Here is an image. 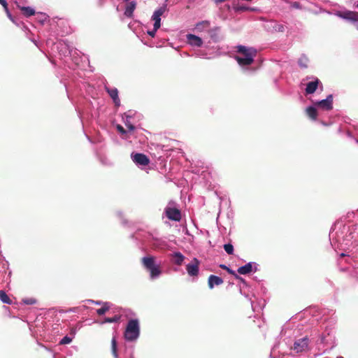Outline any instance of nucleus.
Listing matches in <instances>:
<instances>
[{
  "label": "nucleus",
  "instance_id": "obj_28",
  "mask_svg": "<svg viewBox=\"0 0 358 358\" xmlns=\"http://www.w3.org/2000/svg\"><path fill=\"white\" fill-rule=\"evenodd\" d=\"M71 341H72V338L66 336L59 341V344L60 345L68 344V343H70L71 342Z\"/></svg>",
  "mask_w": 358,
  "mask_h": 358
},
{
  "label": "nucleus",
  "instance_id": "obj_13",
  "mask_svg": "<svg viewBox=\"0 0 358 358\" xmlns=\"http://www.w3.org/2000/svg\"><path fill=\"white\" fill-rule=\"evenodd\" d=\"M136 8V2L134 1L129 2L125 8L124 15L128 17L133 16V13Z\"/></svg>",
  "mask_w": 358,
  "mask_h": 358
},
{
  "label": "nucleus",
  "instance_id": "obj_6",
  "mask_svg": "<svg viewBox=\"0 0 358 358\" xmlns=\"http://www.w3.org/2000/svg\"><path fill=\"white\" fill-rule=\"evenodd\" d=\"M308 338L305 337L295 341L292 349L296 352H301L308 348Z\"/></svg>",
  "mask_w": 358,
  "mask_h": 358
},
{
  "label": "nucleus",
  "instance_id": "obj_17",
  "mask_svg": "<svg viewBox=\"0 0 358 358\" xmlns=\"http://www.w3.org/2000/svg\"><path fill=\"white\" fill-rule=\"evenodd\" d=\"M306 115L312 120H315L317 117V111L313 106H309L306 110Z\"/></svg>",
  "mask_w": 358,
  "mask_h": 358
},
{
  "label": "nucleus",
  "instance_id": "obj_15",
  "mask_svg": "<svg viewBox=\"0 0 358 358\" xmlns=\"http://www.w3.org/2000/svg\"><path fill=\"white\" fill-rule=\"evenodd\" d=\"M185 259L184 255L180 252H174L173 254V262L176 265L180 266Z\"/></svg>",
  "mask_w": 358,
  "mask_h": 358
},
{
  "label": "nucleus",
  "instance_id": "obj_21",
  "mask_svg": "<svg viewBox=\"0 0 358 358\" xmlns=\"http://www.w3.org/2000/svg\"><path fill=\"white\" fill-rule=\"evenodd\" d=\"M111 350H112V354L114 357V358H118L117 355V341L115 337H113L111 340Z\"/></svg>",
  "mask_w": 358,
  "mask_h": 358
},
{
  "label": "nucleus",
  "instance_id": "obj_29",
  "mask_svg": "<svg viewBox=\"0 0 358 358\" xmlns=\"http://www.w3.org/2000/svg\"><path fill=\"white\" fill-rule=\"evenodd\" d=\"M165 11V7H161L155 11L154 14L161 17Z\"/></svg>",
  "mask_w": 358,
  "mask_h": 358
},
{
  "label": "nucleus",
  "instance_id": "obj_27",
  "mask_svg": "<svg viewBox=\"0 0 358 358\" xmlns=\"http://www.w3.org/2000/svg\"><path fill=\"white\" fill-rule=\"evenodd\" d=\"M22 301L27 305H33L36 303V300L34 298H25L22 299Z\"/></svg>",
  "mask_w": 358,
  "mask_h": 358
},
{
  "label": "nucleus",
  "instance_id": "obj_39",
  "mask_svg": "<svg viewBox=\"0 0 358 358\" xmlns=\"http://www.w3.org/2000/svg\"><path fill=\"white\" fill-rule=\"evenodd\" d=\"M341 257H344V256H345V255H344L343 253H342V254L341 255Z\"/></svg>",
  "mask_w": 358,
  "mask_h": 358
},
{
  "label": "nucleus",
  "instance_id": "obj_10",
  "mask_svg": "<svg viewBox=\"0 0 358 358\" xmlns=\"http://www.w3.org/2000/svg\"><path fill=\"white\" fill-rule=\"evenodd\" d=\"M223 282L224 281L222 278L217 275H210L208 279V285L210 289H213L215 285H220L223 283Z\"/></svg>",
  "mask_w": 358,
  "mask_h": 358
},
{
  "label": "nucleus",
  "instance_id": "obj_22",
  "mask_svg": "<svg viewBox=\"0 0 358 358\" xmlns=\"http://www.w3.org/2000/svg\"><path fill=\"white\" fill-rule=\"evenodd\" d=\"M210 27V22L208 20H203L200 22H198L196 24V29L200 31H203L204 29Z\"/></svg>",
  "mask_w": 358,
  "mask_h": 358
},
{
  "label": "nucleus",
  "instance_id": "obj_43",
  "mask_svg": "<svg viewBox=\"0 0 358 358\" xmlns=\"http://www.w3.org/2000/svg\"><path fill=\"white\" fill-rule=\"evenodd\" d=\"M166 1H167L168 0H166Z\"/></svg>",
  "mask_w": 358,
  "mask_h": 358
},
{
  "label": "nucleus",
  "instance_id": "obj_18",
  "mask_svg": "<svg viewBox=\"0 0 358 358\" xmlns=\"http://www.w3.org/2000/svg\"><path fill=\"white\" fill-rule=\"evenodd\" d=\"M344 17L352 21H358V13L353 11H348L345 13Z\"/></svg>",
  "mask_w": 358,
  "mask_h": 358
},
{
  "label": "nucleus",
  "instance_id": "obj_4",
  "mask_svg": "<svg viewBox=\"0 0 358 358\" xmlns=\"http://www.w3.org/2000/svg\"><path fill=\"white\" fill-rule=\"evenodd\" d=\"M165 215L170 220L179 222L181 220V212L175 207H166L164 210Z\"/></svg>",
  "mask_w": 358,
  "mask_h": 358
},
{
  "label": "nucleus",
  "instance_id": "obj_5",
  "mask_svg": "<svg viewBox=\"0 0 358 358\" xmlns=\"http://www.w3.org/2000/svg\"><path fill=\"white\" fill-rule=\"evenodd\" d=\"M199 262L194 258L190 263L186 266V270L189 275L195 277L199 274Z\"/></svg>",
  "mask_w": 358,
  "mask_h": 358
},
{
  "label": "nucleus",
  "instance_id": "obj_12",
  "mask_svg": "<svg viewBox=\"0 0 358 358\" xmlns=\"http://www.w3.org/2000/svg\"><path fill=\"white\" fill-rule=\"evenodd\" d=\"M105 88L108 94L110 95V96L111 97V99H113L115 104L116 106H119L120 100L118 97V91L117 88H109L108 87H106Z\"/></svg>",
  "mask_w": 358,
  "mask_h": 358
},
{
  "label": "nucleus",
  "instance_id": "obj_3",
  "mask_svg": "<svg viewBox=\"0 0 358 358\" xmlns=\"http://www.w3.org/2000/svg\"><path fill=\"white\" fill-rule=\"evenodd\" d=\"M155 260L152 256L145 257L141 259L143 266L150 272L151 278H157L162 273L160 266L156 264Z\"/></svg>",
  "mask_w": 358,
  "mask_h": 358
},
{
  "label": "nucleus",
  "instance_id": "obj_35",
  "mask_svg": "<svg viewBox=\"0 0 358 358\" xmlns=\"http://www.w3.org/2000/svg\"><path fill=\"white\" fill-rule=\"evenodd\" d=\"M152 18L155 22H161V17L155 14H153Z\"/></svg>",
  "mask_w": 358,
  "mask_h": 358
},
{
  "label": "nucleus",
  "instance_id": "obj_20",
  "mask_svg": "<svg viewBox=\"0 0 358 358\" xmlns=\"http://www.w3.org/2000/svg\"><path fill=\"white\" fill-rule=\"evenodd\" d=\"M110 306L109 303L103 302V306L101 308H99L96 310V313L99 315H102L105 314L110 309Z\"/></svg>",
  "mask_w": 358,
  "mask_h": 358
},
{
  "label": "nucleus",
  "instance_id": "obj_25",
  "mask_svg": "<svg viewBox=\"0 0 358 358\" xmlns=\"http://www.w3.org/2000/svg\"><path fill=\"white\" fill-rule=\"evenodd\" d=\"M224 249L228 255L234 253V246L230 243L224 245Z\"/></svg>",
  "mask_w": 358,
  "mask_h": 358
},
{
  "label": "nucleus",
  "instance_id": "obj_37",
  "mask_svg": "<svg viewBox=\"0 0 358 358\" xmlns=\"http://www.w3.org/2000/svg\"><path fill=\"white\" fill-rule=\"evenodd\" d=\"M93 303H95V304H96V305H101V304H102V305H103V302H101V301H93Z\"/></svg>",
  "mask_w": 358,
  "mask_h": 358
},
{
  "label": "nucleus",
  "instance_id": "obj_34",
  "mask_svg": "<svg viewBox=\"0 0 358 358\" xmlns=\"http://www.w3.org/2000/svg\"><path fill=\"white\" fill-rule=\"evenodd\" d=\"M160 26H161V22H155L153 29L157 31L158 29H159Z\"/></svg>",
  "mask_w": 358,
  "mask_h": 358
},
{
  "label": "nucleus",
  "instance_id": "obj_23",
  "mask_svg": "<svg viewBox=\"0 0 358 358\" xmlns=\"http://www.w3.org/2000/svg\"><path fill=\"white\" fill-rule=\"evenodd\" d=\"M0 299L6 304H11L12 301L3 290H0Z\"/></svg>",
  "mask_w": 358,
  "mask_h": 358
},
{
  "label": "nucleus",
  "instance_id": "obj_40",
  "mask_svg": "<svg viewBox=\"0 0 358 358\" xmlns=\"http://www.w3.org/2000/svg\"><path fill=\"white\" fill-rule=\"evenodd\" d=\"M337 358H344V357H341V356H339V357H337Z\"/></svg>",
  "mask_w": 358,
  "mask_h": 358
},
{
  "label": "nucleus",
  "instance_id": "obj_38",
  "mask_svg": "<svg viewBox=\"0 0 358 358\" xmlns=\"http://www.w3.org/2000/svg\"><path fill=\"white\" fill-rule=\"evenodd\" d=\"M8 17L11 20H13V17H12V15L10 13V12L8 11V13H6Z\"/></svg>",
  "mask_w": 358,
  "mask_h": 358
},
{
  "label": "nucleus",
  "instance_id": "obj_9",
  "mask_svg": "<svg viewBox=\"0 0 358 358\" xmlns=\"http://www.w3.org/2000/svg\"><path fill=\"white\" fill-rule=\"evenodd\" d=\"M187 39L189 44L195 47H201L203 45L202 39L194 34H189L187 35Z\"/></svg>",
  "mask_w": 358,
  "mask_h": 358
},
{
  "label": "nucleus",
  "instance_id": "obj_24",
  "mask_svg": "<svg viewBox=\"0 0 358 358\" xmlns=\"http://www.w3.org/2000/svg\"><path fill=\"white\" fill-rule=\"evenodd\" d=\"M120 318H121L120 315H116L113 317L105 318L104 322H106V323L117 322L120 321Z\"/></svg>",
  "mask_w": 358,
  "mask_h": 358
},
{
  "label": "nucleus",
  "instance_id": "obj_2",
  "mask_svg": "<svg viewBox=\"0 0 358 358\" xmlns=\"http://www.w3.org/2000/svg\"><path fill=\"white\" fill-rule=\"evenodd\" d=\"M139 334L140 327L138 321L137 320H130L124 333V338L128 341H134L138 338Z\"/></svg>",
  "mask_w": 358,
  "mask_h": 358
},
{
  "label": "nucleus",
  "instance_id": "obj_32",
  "mask_svg": "<svg viewBox=\"0 0 358 358\" xmlns=\"http://www.w3.org/2000/svg\"><path fill=\"white\" fill-rule=\"evenodd\" d=\"M291 7L293 8H296V9H301V4L299 2H297V1H294V2L291 3Z\"/></svg>",
  "mask_w": 358,
  "mask_h": 358
},
{
  "label": "nucleus",
  "instance_id": "obj_33",
  "mask_svg": "<svg viewBox=\"0 0 358 358\" xmlns=\"http://www.w3.org/2000/svg\"><path fill=\"white\" fill-rule=\"evenodd\" d=\"M125 125L127 126L129 131H133L135 130V127L132 124L129 122H126Z\"/></svg>",
  "mask_w": 358,
  "mask_h": 358
},
{
  "label": "nucleus",
  "instance_id": "obj_16",
  "mask_svg": "<svg viewBox=\"0 0 358 358\" xmlns=\"http://www.w3.org/2000/svg\"><path fill=\"white\" fill-rule=\"evenodd\" d=\"M17 7L20 9L25 17H30L35 14V10L31 7L20 6L19 5H17Z\"/></svg>",
  "mask_w": 358,
  "mask_h": 358
},
{
  "label": "nucleus",
  "instance_id": "obj_36",
  "mask_svg": "<svg viewBox=\"0 0 358 358\" xmlns=\"http://www.w3.org/2000/svg\"><path fill=\"white\" fill-rule=\"evenodd\" d=\"M157 31L155 30H152V31H148V34L150 36H151L152 37H154L155 36V33H156Z\"/></svg>",
  "mask_w": 358,
  "mask_h": 358
},
{
  "label": "nucleus",
  "instance_id": "obj_41",
  "mask_svg": "<svg viewBox=\"0 0 358 358\" xmlns=\"http://www.w3.org/2000/svg\"><path fill=\"white\" fill-rule=\"evenodd\" d=\"M124 1H129V0H124Z\"/></svg>",
  "mask_w": 358,
  "mask_h": 358
},
{
  "label": "nucleus",
  "instance_id": "obj_19",
  "mask_svg": "<svg viewBox=\"0 0 358 358\" xmlns=\"http://www.w3.org/2000/svg\"><path fill=\"white\" fill-rule=\"evenodd\" d=\"M220 267L225 271H227L229 274L234 275L236 279H238V280H240L241 281H243V279L240 277L238 275H237L234 271L231 270V268H229L228 266H227L226 265L224 264H220Z\"/></svg>",
  "mask_w": 358,
  "mask_h": 358
},
{
  "label": "nucleus",
  "instance_id": "obj_11",
  "mask_svg": "<svg viewBox=\"0 0 358 358\" xmlns=\"http://www.w3.org/2000/svg\"><path fill=\"white\" fill-rule=\"evenodd\" d=\"M320 81L318 78H316L314 81L309 82L306 85V94H313L317 89Z\"/></svg>",
  "mask_w": 358,
  "mask_h": 358
},
{
  "label": "nucleus",
  "instance_id": "obj_7",
  "mask_svg": "<svg viewBox=\"0 0 358 358\" xmlns=\"http://www.w3.org/2000/svg\"><path fill=\"white\" fill-rule=\"evenodd\" d=\"M315 105L323 110H331L333 108V96L329 94L327 99L316 102Z\"/></svg>",
  "mask_w": 358,
  "mask_h": 358
},
{
  "label": "nucleus",
  "instance_id": "obj_14",
  "mask_svg": "<svg viewBox=\"0 0 358 358\" xmlns=\"http://www.w3.org/2000/svg\"><path fill=\"white\" fill-rule=\"evenodd\" d=\"M252 271V264L249 262L238 268V273L241 275H246Z\"/></svg>",
  "mask_w": 358,
  "mask_h": 358
},
{
  "label": "nucleus",
  "instance_id": "obj_31",
  "mask_svg": "<svg viewBox=\"0 0 358 358\" xmlns=\"http://www.w3.org/2000/svg\"><path fill=\"white\" fill-rule=\"evenodd\" d=\"M117 130L121 134H127V131L124 129V127L122 126H121L120 124H117Z\"/></svg>",
  "mask_w": 358,
  "mask_h": 358
},
{
  "label": "nucleus",
  "instance_id": "obj_1",
  "mask_svg": "<svg viewBox=\"0 0 358 358\" xmlns=\"http://www.w3.org/2000/svg\"><path fill=\"white\" fill-rule=\"evenodd\" d=\"M237 52L240 55H236L235 59L241 66H248L253 63L254 58L257 55V50L253 48H249L244 45H238L236 47Z\"/></svg>",
  "mask_w": 358,
  "mask_h": 358
},
{
  "label": "nucleus",
  "instance_id": "obj_30",
  "mask_svg": "<svg viewBox=\"0 0 358 358\" xmlns=\"http://www.w3.org/2000/svg\"><path fill=\"white\" fill-rule=\"evenodd\" d=\"M0 4L2 5L6 13H8V3H7L6 1V0H0Z\"/></svg>",
  "mask_w": 358,
  "mask_h": 358
},
{
  "label": "nucleus",
  "instance_id": "obj_42",
  "mask_svg": "<svg viewBox=\"0 0 358 358\" xmlns=\"http://www.w3.org/2000/svg\"><path fill=\"white\" fill-rule=\"evenodd\" d=\"M357 8H358V3H357Z\"/></svg>",
  "mask_w": 358,
  "mask_h": 358
},
{
  "label": "nucleus",
  "instance_id": "obj_26",
  "mask_svg": "<svg viewBox=\"0 0 358 358\" xmlns=\"http://www.w3.org/2000/svg\"><path fill=\"white\" fill-rule=\"evenodd\" d=\"M308 59L306 57H301L299 59V64L301 68H307Z\"/></svg>",
  "mask_w": 358,
  "mask_h": 358
},
{
  "label": "nucleus",
  "instance_id": "obj_8",
  "mask_svg": "<svg viewBox=\"0 0 358 358\" xmlns=\"http://www.w3.org/2000/svg\"><path fill=\"white\" fill-rule=\"evenodd\" d=\"M133 161L139 165L146 166L150 163L149 158L144 154L136 153L132 156Z\"/></svg>",
  "mask_w": 358,
  "mask_h": 358
}]
</instances>
